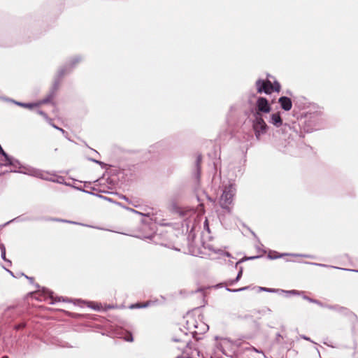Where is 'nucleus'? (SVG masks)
<instances>
[{"label": "nucleus", "mask_w": 358, "mask_h": 358, "mask_svg": "<svg viewBox=\"0 0 358 358\" xmlns=\"http://www.w3.org/2000/svg\"><path fill=\"white\" fill-rule=\"evenodd\" d=\"M253 117L252 129L255 136L257 141H260L262 136L267 132L268 127L263 119L262 114L260 113H255Z\"/></svg>", "instance_id": "f257e3e1"}, {"label": "nucleus", "mask_w": 358, "mask_h": 358, "mask_svg": "<svg viewBox=\"0 0 358 358\" xmlns=\"http://www.w3.org/2000/svg\"><path fill=\"white\" fill-rule=\"evenodd\" d=\"M236 193V187L234 184L226 186L221 195L220 204L221 207L230 212L229 205L232 203L233 198Z\"/></svg>", "instance_id": "f03ea898"}, {"label": "nucleus", "mask_w": 358, "mask_h": 358, "mask_svg": "<svg viewBox=\"0 0 358 358\" xmlns=\"http://www.w3.org/2000/svg\"><path fill=\"white\" fill-rule=\"evenodd\" d=\"M256 87L258 93L271 94L273 92H279L280 90V85L278 82L272 84L271 81L268 80H257Z\"/></svg>", "instance_id": "7ed1b4c3"}, {"label": "nucleus", "mask_w": 358, "mask_h": 358, "mask_svg": "<svg viewBox=\"0 0 358 358\" xmlns=\"http://www.w3.org/2000/svg\"><path fill=\"white\" fill-rule=\"evenodd\" d=\"M83 58L80 55H76L72 57L66 66L58 71V76L62 77L66 73L71 71L78 63L82 61Z\"/></svg>", "instance_id": "20e7f679"}, {"label": "nucleus", "mask_w": 358, "mask_h": 358, "mask_svg": "<svg viewBox=\"0 0 358 358\" xmlns=\"http://www.w3.org/2000/svg\"><path fill=\"white\" fill-rule=\"evenodd\" d=\"M268 122L275 128H282L284 129L287 127H289L287 123L283 122L280 112H276L271 114L269 116Z\"/></svg>", "instance_id": "39448f33"}, {"label": "nucleus", "mask_w": 358, "mask_h": 358, "mask_svg": "<svg viewBox=\"0 0 358 358\" xmlns=\"http://www.w3.org/2000/svg\"><path fill=\"white\" fill-rule=\"evenodd\" d=\"M10 171L11 172L22 173L24 174L32 176L42 178V179H45V180L48 179L45 176V173H43L42 171L38 170V169H36L34 168H31V167L22 166V170H11Z\"/></svg>", "instance_id": "423d86ee"}, {"label": "nucleus", "mask_w": 358, "mask_h": 358, "mask_svg": "<svg viewBox=\"0 0 358 358\" xmlns=\"http://www.w3.org/2000/svg\"><path fill=\"white\" fill-rule=\"evenodd\" d=\"M257 111L255 113H268L271 110V106L269 105L266 99L264 97H259L256 103Z\"/></svg>", "instance_id": "0eeeda50"}, {"label": "nucleus", "mask_w": 358, "mask_h": 358, "mask_svg": "<svg viewBox=\"0 0 358 358\" xmlns=\"http://www.w3.org/2000/svg\"><path fill=\"white\" fill-rule=\"evenodd\" d=\"M278 103H280L281 108L285 111H289L292 108V103L289 97L281 96L278 99Z\"/></svg>", "instance_id": "6e6552de"}, {"label": "nucleus", "mask_w": 358, "mask_h": 358, "mask_svg": "<svg viewBox=\"0 0 358 358\" xmlns=\"http://www.w3.org/2000/svg\"><path fill=\"white\" fill-rule=\"evenodd\" d=\"M208 249L210 250V251H212L213 253H214L215 255H217V256L216 257L217 258H220V257L222 256H227V257H229L230 255L229 252H224L223 250L222 249H216L215 248L213 245H208Z\"/></svg>", "instance_id": "1a4fd4ad"}, {"label": "nucleus", "mask_w": 358, "mask_h": 358, "mask_svg": "<svg viewBox=\"0 0 358 358\" xmlns=\"http://www.w3.org/2000/svg\"><path fill=\"white\" fill-rule=\"evenodd\" d=\"M6 158H7V159H6L7 164H10L9 166H13V168L12 170H21V169H22V166H21L20 162L17 159H16L13 157V159H8L6 157Z\"/></svg>", "instance_id": "9d476101"}, {"label": "nucleus", "mask_w": 358, "mask_h": 358, "mask_svg": "<svg viewBox=\"0 0 358 358\" xmlns=\"http://www.w3.org/2000/svg\"><path fill=\"white\" fill-rule=\"evenodd\" d=\"M187 328L189 330L196 329L199 328L197 322L192 317H187Z\"/></svg>", "instance_id": "9b49d317"}, {"label": "nucleus", "mask_w": 358, "mask_h": 358, "mask_svg": "<svg viewBox=\"0 0 358 358\" xmlns=\"http://www.w3.org/2000/svg\"><path fill=\"white\" fill-rule=\"evenodd\" d=\"M150 304V302H146V303H134V304H131L130 306H129V308L130 309H134V308H146L149 306Z\"/></svg>", "instance_id": "f8f14e48"}, {"label": "nucleus", "mask_w": 358, "mask_h": 358, "mask_svg": "<svg viewBox=\"0 0 358 358\" xmlns=\"http://www.w3.org/2000/svg\"><path fill=\"white\" fill-rule=\"evenodd\" d=\"M15 104H17L18 106H20L24 108H29V109H31L34 107L38 106V103H24L17 102V101H15Z\"/></svg>", "instance_id": "ddd939ff"}, {"label": "nucleus", "mask_w": 358, "mask_h": 358, "mask_svg": "<svg viewBox=\"0 0 358 358\" xmlns=\"http://www.w3.org/2000/svg\"><path fill=\"white\" fill-rule=\"evenodd\" d=\"M259 289L261 291H264V292H276V293L284 292L283 289H275L266 288V287H259Z\"/></svg>", "instance_id": "4468645a"}, {"label": "nucleus", "mask_w": 358, "mask_h": 358, "mask_svg": "<svg viewBox=\"0 0 358 358\" xmlns=\"http://www.w3.org/2000/svg\"><path fill=\"white\" fill-rule=\"evenodd\" d=\"M285 255H287V254L278 255L277 252H270L269 254L268 255V257L271 259H275L279 257H282Z\"/></svg>", "instance_id": "2eb2a0df"}, {"label": "nucleus", "mask_w": 358, "mask_h": 358, "mask_svg": "<svg viewBox=\"0 0 358 358\" xmlns=\"http://www.w3.org/2000/svg\"><path fill=\"white\" fill-rule=\"evenodd\" d=\"M3 157L2 159H0V165L1 166H8L10 165V164H7V158L6 157L8 158V159H13L12 157H10L9 155H8L6 153V156L5 155H1Z\"/></svg>", "instance_id": "dca6fc26"}, {"label": "nucleus", "mask_w": 358, "mask_h": 358, "mask_svg": "<svg viewBox=\"0 0 358 358\" xmlns=\"http://www.w3.org/2000/svg\"><path fill=\"white\" fill-rule=\"evenodd\" d=\"M1 257L3 260L7 261L6 259V248L4 245H1Z\"/></svg>", "instance_id": "f3484780"}, {"label": "nucleus", "mask_w": 358, "mask_h": 358, "mask_svg": "<svg viewBox=\"0 0 358 358\" xmlns=\"http://www.w3.org/2000/svg\"><path fill=\"white\" fill-rule=\"evenodd\" d=\"M54 220L57 221V222L74 224H80L79 223L76 222H71V221H69V220H62V219H55Z\"/></svg>", "instance_id": "a211bd4d"}, {"label": "nucleus", "mask_w": 358, "mask_h": 358, "mask_svg": "<svg viewBox=\"0 0 358 358\" xmlns=\"http://www.w3.org/2000/svg\"><path fill=\"white\" fill-rule=\"evenodd\" d=\"M283 293L289 294H300V293L296 290H290V291H285Z\"/></svg>", "instance_id": "6ab92c4d"}, {"label": "nucleus", "mask_w": 358, "mask_h": 358, "mask_svg": "<svg viewBox=\"0 0 358 358\" xmlns=\"http://www.w3.org/2000/svg\"><path fill=\"white\" fill-rule=\"evenodd\" d=\"M124 340L129 342L133 341V337L131 334H128L127 336L124 337Z\"/></svg>", "instance_id": "aec40b11"}, {"label": "nucleus", "mask_w": 358, "mask_h": 358, "mask_svg": "<svg viewBox=\"0 0 358 358\" xmlns=\"http://www.w3.org/2000/svg\"><path fill=\"white\" fill-rule=\"evenodd\" d=\"M289 255L293 257H311L310 255H300V254H290Z\"/></svg>", "instance_id": "412c9836"}, {"label": "nucleus", "mask_w": 358, "mask_h": 358, "mask_svg": "<svg viewBox=\"0 0 358 358\" xmlns=\"http://www.w3.org/2000/svg\"><path fill=\"white\" fill-rule=\"evenodd\" d=\"M242 273H243V270H242V268H241V270L239 271V272L238 273L236 278L233 281V282H237L239 280V279L241 278V277L242 275Z\"/></svg>", "instance_id": "4be33fe9"}, {"label": "nucleus", "mask_w": 358, "mask_h": 358, "mask_svg": "<svg viewBox=\"0 0 358 358\" xmlns=\"http://www.w3.org/2000/svg\"><path fill=\"white\" fill-rule=\"evenodd\" d=\"M303 299L310 301V302H313V303H319V302L316 300H314V299H312L306 296H303Z\"/></svg>", "instance_id": "5701e85b"}, {"label": "nucleus", "mask_w": 358, "mask_h": 358, "mask_svg": "<svg viewBox=\"0 0 358 358\" xmlns=\"http://www.w3.org/2000/svg\"><path fill=\"white\" fill-rule=\"evenodd\" d=\"M248 288V287H242V288H240V289H233V290L228 289V290L229 291H232V292H241V291H243V290H245Z\"/></svg>", "instance_id": "b1692460"}, {"label": "nucleus", "mask_w": 358, "mask_h": 358, "mask_svg": "<svg viewBox=\"0 0 358 358\" xmlns=\"http://www.w3.org/2000/svg\"><path fill=\"white\" fill-rule=\"evenodd\" d=\"M204 229H206L208 232L210 231H209L208 222V220L207 219L204 222Z\"/></svg>", "instance_id": "393cba45"}, {"label": "nucleus", "mask_w": 358, "mask_h": 358, "mask_svg": "<svg viewBox=\"0 0 358 358\" xmlns=\"http://www.w3.org/2000/svg\"><path fill=\"white\" fill-rule=\"evenodd\" d=\"M129 210H130L131 212H133L134 213H136V214H140V215H143V213L134 210V209H132V208H127Z\"/></svg>", "instance_id": "a878e982"}, {"label": "nucleus", "mask_w": 358, "mask_h": 358, "mask_svg": "<svg viewBox=\"0 0 358 358\" xmlns=\"http://www.w3.org/2000/svg\"><path fill=\"white\" fill-rule=\"evenodd\" d=\"M52 126H53L55 128H56L57 129H59V131H61L63 134H65V133H66V132H65V131H64V129H61V128H59V127H56V126H55V125H52Z\"/></svg>", "instance_id": "bb28decb"}, {"label": "nucleus", "mask_w": 358, "mask_h": 358, "mask_svg": "<svg viewBox=\"0 0 358 358\" xmlns=\"http://www.w3.org/2000/svg\"><path fill=\"white\" fill-rule=\"evenodd\" d=\"M253 350L257 352H259V353H262L263 355V356L265 357V355L263 354L262 352L261 351H259L257 349H256L255 348H253Z\"/></svg>", "instance_id": "cd10ccee"}, {"label": "nucleus", "mask_w": 358, "mask_h": 358, "mask_svg": "<svg viewBox=\"0 0 358 358\" xmlns=\"http://www.w3.org/2000/svg\"><path fill=\"white\" fill-rule=\"evenodd\" d=\"M208 329V326H206V324H203V328H202V329H201V330L205 331V330H206V329Z\"/></svg>", "instance_id": "c85d7f7f"}, {"label": "nucleus", "mask_w": 358, "mask_h": 358, "mask_svg": "<svg viewBox=\"0 0 358 358\" xmlns=\"http://www.w3.org/2000/svg\"><path fill=\"white\" fill-rule=\"evenodd\" d=\"M301 338L305 339V340L310 341V338L306 337V336H301Z\"/></svg>", "instance_id": "c756f323"}, {"label": "nucleus", "mask_w": 358, "mask_h": 358, "mask_svg": "<svg viewBox=\"0 0 358 358\" xmlns=\"http://www.w3.org/2000/svg\"><path fill=\"white\" fill-rule=\"evenodd\" d=\"M38 113H39L40 115H43V116H45V115L43 113V112H42V111L39 110V111H38Z\"/></svg>", "instance_id": "7c9ffc66"}, {"label": "nucleus", "mask_w": 358, "mask_h": 358, "mask_svg": "<svg viewBox=\"0 0 358 358\" xmlns=\"http://www.w3.org/2000/svg\"><path fill=\"white\" fill-rule=\"evenodd\" d=\"M315 265H318V266H327L326 265L324 264H315Z\"/></svg>", "instance_id": "2f4dec72"}, {"label": "nucleus", "mask_w": 358, "mask_h": 358, "mask_svg": "<svg viewBox=\"0 0 358 358\" xmlns=\"http://www.w3.org/2000/svg\"><path fill=\"white\" fill-rule=\"evenodd\" d=\"M94 309L99 310V306H96V307H93Z\"/></svg>", "instance_id": "473e14b6"}, {"label": "nucleus", "mask_w": 358, "mask_h": 358, "mask_svg": "<svg viewBox=\"0 0 358 358\" xmlns=\"http://www.w3.org/2000/svg\"><path fill=\"white\" fill-rule=\"evenodd\" d=\"M351 271L358 272V270H350Z\"/></svg>", "instance_id": "72a5a7b5"}, {"label": "nucleus", "mask_w": 358, "mask_h": 358, "mask_svg": "<svg viewBox=\"0 0 358 358\" xmlns=\"http://www.w3.org/2000/svg\"><path fill=\"white\" fill-rule=\"evenodd\" d=\"M94 162L98 163V164H100V162H99V161L94 160Z\"/></svg>", "instance_id": "f704fd0d"}, {"label": "nucleus", "mask_w": 358, "mask_h": 358, "mask_svg": "<svg viewBox=\"0 0 358 358\" xmlns=\"http://www.w3.org/2000/svg\"><path fill=\"white\" fill-rule=\"evenodd\" d=\"M3 358H8L7 356L3 357Z\"/></svg>", "instance_id": "c9c22d12"}, {"label": "nucleus", "mask_w": 358, "mask_h": 358, "mask_svg": "<svg viewBox=\"0 0 358 358\" xmlns=\"http://www.w3.org/2000/svg\"><path fill=\"white\" fill-rule=\"evenodd\" d=\"M177 358H180V357H177Z\"/></svg>", "instance_id": "e433bc0d"}]
</instances>
